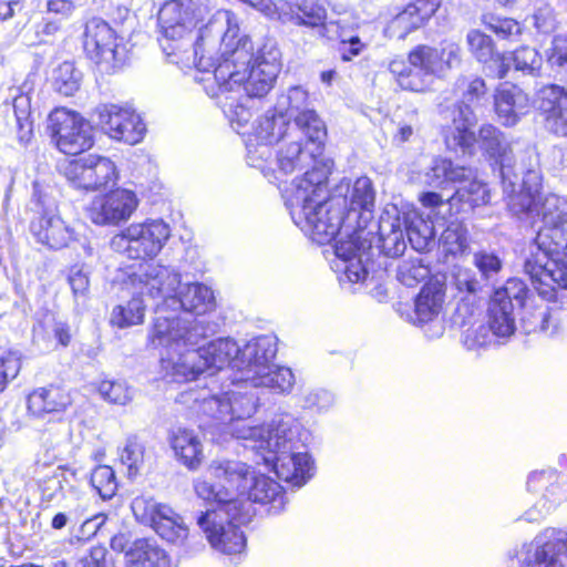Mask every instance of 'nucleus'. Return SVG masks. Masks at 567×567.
Here are the masks:
<instances>
[{
	"instance_id": "obj_34",
	"label": "nucleus",
	"mask_w": 567,
	"mask_h": 567,
	"mask_svg": "<svg viewBox=\"0 0 567 567\" xmlns=\"http://www.w3.org/2000/svg\"><path fill=\"white\" fill-rule=\"evenodd\" d=\"M471 176V167L455 165L447 158L435 157L431 159L423 171H413L411 178L429 187L445 188L451 184L463 183Z\"/></svg>"
},
{
	"instance_id": "obj_5",
	"label": "nucleus",
	"mask_w": 567,
	"mask_h": 567,
	"mask_svg": "<svg viewBox=\"0 0 567 567\" xmlns=\"http://www.w3.org/2000/svg\"><path fill=\"white\" fill-rule=\"evenodd\" d=\"M329 167H315L295 178L285 189L286 206L290 216L313 241L324 245L340 233L346 214V198L328 197Z\"/></svg>"
},
{
	"instance_id": "obj_55",
	"label": "nucleus",
	"mask_w": 567,
	"mask_h": 567,
	"mask_svg": "<svg viewBox=\"0 0 567 567\" xmlns=\"http://www.w3.org/2000/svg\"><path fill=\"white\" fill-rule=\"evenodd\" d=\"M516 71L525 75L537 76L543 65V58L538 51L530 47H520L509 56Z\"/></svg>"
},
{
	"instance_id": "obj_2",
	"label": "nucleus",
	"mask_w": 567,
	"mask_h": 567,
	"mask_svg": "<svg viewBox=\"0 0 567 567\" xmlns=\"http://www.w3.org/2000/svg\"><path fill=\"white\" fill-rule=\"evenodd\" d=\"M231 61H225L215 70L217 92L215 97L238 134L251 118L249 102L265 96L272 87L280 71V53L275 47L265 45L257 54L248 38L236 41Z\"/></svg>"
},
{
	"instance_id": "obj_27",
	"label": "nucleus",
	"mask_w": 567,
	"mask_h": 567,
	"mask_svg": "<svg viewBox=\"0 0 567 567\" xmlns=\"http://www.w3.org/2000/svg\"><path fill=\"white\" fill-rule=\"evenodd\" d=\"M277 341L272 336H260L239 347L235 357L234 371L239 381L251 382L274 361Z\"/></svg>"
},
{
	"instance_id": "obj_60",
	"label": "nucleus",
	"mask_w": 567,
	"mask_h": 567,
	"mask_svg": "<svg viewBox=\"0 0 567 567\" xmlns=\"http://www.w3.org/2000/svg\"><path fill=\"white\" fill-rule=\"evenodd\" d=\"M374 189L370 178L367 176L359 177L354 182L351 190V209H362L370 212L374 205Z\"/></svg>"
},
{
	"instance_id": "obj_51",
	"label": "nucleus",
	"mask_w": 567,
	"mask_h": 567,
	"mask_svg": "<svg viewBox=\"0 0 567 567\" xmlns=\"http://www.w3.org/2000/svg\"><path fill=\"white\" fill-rule=\"evenodd\" d=\"M497 338L491 328L482 320L474 321L462 332V343L468 351L485 350Z\"/></svg>"
},
{
	"instance_id": "obj_59",
	"label": "nucleus",
	"mask_w": 567,
	"mask_h": 567,
	"mask_svg": "<svg viewBox=\"0 0 567 567\" xmlns=\"http://www.w3.org/2000/svg\"><path fill=\"white\" fill-rule=\"evenodd\" d=\"M466 43L472 55L480 62L489 61L496 50L492 38L478 30H471L466 35Z\"/></svg>"
},
{
	"instance_id": "obj_38",
	"label": "nucleus",
	"mask_w": 567,
	"mask_h": 567,
	"mask_svg": "<svg viewBox=\"0 0 567 567\" xmlns=\"http://www.w3.org/2000/svg\"><path fill=\"white\" fill-rule=\"evenodd\" d=\"M440 0H415L400 11L391 21L390 29L399 39H404L421 28L439 9Z\"/></svg>"
},
{
	"instance_id": "obj_19",
	"label": "nucleus",
	"mask_w": 567,
	"mask_h": 567,
	"mask_svg": "<svg viewBox=\"0 0 567 567\" xmlns=\"http://www.w3.org/2000/svg\"><path fill=\"white\" fill-rule=\"evenodd\" d=\"M410 69L404 71L402 62L390 63V71L398 75V82L404 90L424 91L434 78H442V63L439 62V49L430 45H417L409 54Z\"/></svg>"
},
{
	"instance_id": "obj_49",
	"label": "nucleus",
	"mask_w": 567,
	"mask_h": 567,
	"mask_svg": "<svg viewBox=\"0 0 567 567\" xmlns=\"http://www.w3.org/2000/svg\"><path fill=\"white\" fill-rule=\"evenodd\" d=\"M145 303L138 297H133L126 305L116 306L111 313V323L124 329L140 324L144 320Z\"/></svg>"
},
{
	"instance_id": "obj_21",
	"label": "nucleus",
	"mask_w": 567,
	"mask_h": 567,
	"mask_svg": "<svg viewBox=\"0 0 567 567\" xmlns=\"http://www.w3.org/2000/svg\"><path fill=\"white\" fill-rule=\"evenodd\" d=\"M475 144H478L480 148L499 165L504 194L514 192L522 179L520 175L524 176L526 171L524 167H520L518 172L513 171L512 146L505 134L492 124H484L481 126L478 135H475L473 148H475ZM450 148L458 150V147ZM460 150L464 154L474 153V150L471 153L464 152L461 147Z\"/></svg>"
},
{
	"instance_id": "obj_15",
	"label": "nucleus",
	"mask_w": 567,
	"mask_h": 567,
	"mask_svg": "<svg viewBox=\"0 0 567 567\" xmlns=\"http://www.w3.org/2000/svg\"><path fill=\"white\" fill-rule=\"evenodd\" d=\"M527 295L526 284L518 278L508 279L494 291L488 305L487 326L497 338H508L515 332V310L524 307Z\"/></svg>"
},
{
	"instance_id": "obj_58",
	"label": "nucleus",
	"mask_w": 567,
	"mask_h": 567,
	"mask_svg": "<svg viewBox=\"0 0 567 567\" xmlns=\"http://www.w3.org/2000/svg\"><path fill=\"white\" fill-rule=\"evenodd\" d=\"M97 391L107 402L125 405L133 399V391L125 381L103 380L99 383Z\"/></svg>"
},
{
	"instance_id": "obj_9",
	"label": "nucleus",
	"mask_w": 567,
	"mask_h": 567,
	"mask_svg": "<svg viewBox=\"0 0 567 567\" xmlns=\"http://www.w3.org/2000/svg\"><path fill=\"white\" fill-rule=\"evenodd\" d=\"M172 229L162 218H146L143 221L131 223L127 227L115 234L111 248L133 260H153L156 258L171 238Z\"/></svg>"
},
{
	"instance_id": "obj_56",
	"label": "nucleus",
	"mask_w": 567,
	"mask_h": 567,
	"mask_svg": "<svg viewBox=\"0 0 567 567\" xmlns=\"http://www.w3.org/2000/svg\"><path fill=\"white\" fill-rule=\"evenodd\" d=\"M482 21L488 30L502 39L516 41L523 33V25L512 18L487 13L483 16Z\"/></svg>"
},
{
	"instance_id": "obj_50",
	"label": "nucleus",
	"mask_w": 567,
	"mask_h": 567,
	"mask_svg": "<svg viewBox=\"0 0 567 567\" xmlns=\"http://www.w3.org/2000/svg\"><path fill=\"white\" fill-rule=\"evenodd\" d=\"M298 18L299 21H296V25L320 28V34L323 37L326 31L336 27L333 22L326 23V9L313 0H302L298 4Z\"/></svg>"
},
{
	"instance_id": "obj_63",
	"label": "nucleus",
	"mask_w": 567,
	"mask_h": 567,
	"mask_svg": "<svg viewBox=\"0 0 567 567\" xmlns=\"http://www.w3.org/2000/svg\"><path fill=\"white\" fill-rule=\"evenodd\" d=\"M20 369L21 354L18 351H7L0 355V392L17 378Z\"/></svg>"
},
{
	"instance_id": "obj_8",
	"label": "nucleus",
	"mask_w": 567,
	"mask_h": 567,
	"mask_svg": "<svg viewBox=\"0 0 567 567\" xmlns=\"http://www.w3.org/2000/svg\"><path fill=\"white\" fill-rule=\"evenodd\" d=\"M202 512L197 525L205 535L210 547L225 556L230 564H238L246 555V537L239 524L248 519L246 514L234 517V508L224 504Z\"/></svg>"
},
{
	"instance_id": "obj_29",
	"label": "nucleus",
	"mask_w": 567,
	"mask_h": 567,
	"mask_svg": "<svg viewBox=\"0 0 567 567\" xmlns=\"http://www.w3.org/2000/svg\"><path fill=\"white\" fill-rule=\"evenodd\" d=\"M84 50L96 63L104 62L116 66L123 61L114 30L101 19H92L86 23Z\"/></svg>"
},
{
	"instance_id": "obj_31",
	"label": "nucleus",
	"mask_w": 567,
	"mask_h": 567,
	"mask_svg": "<svg viewBox=\"0 0 567 567\" xmlns=\"http://www.w3.org/2000/svg\"><path fill=\"white\" fill-rule=\"evenodd\" d=\"M444 302V292L436 285L424 286L415 298L413 322L426 326L429 338H439L444 333V324L440 312Z\"/></svg>"
},
{
	"instance_id": "obj_22",
	"label": "nucleus",
	"mask_w": 567,
	"mask_h": 567,
	"mask_svg": "<svg viewBox=\"0 0 567 567\" xmlns=\"http://www.w3.org/2000/svg\"><path fill=\"white\" fill-rule=\"evenodd\" d=\"M527 491L537 501L523 515L528 523H538L551 513L566 497L567 489L554 470L535 471L528 475Z\"/></svg>"
},
{
	"instance_id": "obj_41",
	"label": "nucleus",
	"mask_w": 567,
	"mask_h": 567,
	"mask_svg": "<svg viewBox=\"0 0 567 567\" xmlns=\"http://www.w3.org/2000/svg\"><path fill=\"white\" fill-rule=\"evenodd\" d=\"M198 349L206 372L210 374L225 367L234 370L235 357L239 354V346L231 338H218Z\"/></svg>"
},
{
	"instance_id": "obj_61",
	"label": "nucleus",
	"mask_w": 567,
	"mask_h": 567,
	"mask_svg": "<svg viewBox=\"0 0 567 567\" xmlns=\"http://www.w3.org/2000/svg\"><path fill=\"white\" fill-rule=\"evenodd\" d=\"M473 265L481 275V282L491 281L497 277L503 268L501 258L492 251L480 250L473 255Z\"/></svg>"
},
{
	"instance_id": "obj_10",
	"label": "nucleus",
	"mask_w": 567,
	"mask_h": 567,
	"mask_svg": "<svg viewBox=\"0 0 567 567\" xmlns=\"http://www.w3.org/2000/svg\"><path fill=\"white\" fill-rule=\"evenodd\" d=\"M458 85L464 87V92L460 104L452 111V124L446 130L445 143L447 147H461L471 153L475 142L473 127L477 123L475 110L487 101V89L481 78L460 80Z\"/></svg>"
},
{
	"instance_id": "obj_42",
	"label": "nucleus",
	"mask_w": 567,
	"mask_h": 567,
	"mask_svg": "<svg viewBox=\"0 0 567 567\" xmlns=\"http://www.w3.org/2000/svg\"><path fill=\"white\" fill-rule=\"evenodd\" d=\"M171 445L176 457L189 470H196L204 458L203 444L199 436L188 429L178 427L173 431Z\"/></svg>"
},
{
	"instance_id": "obj_62",
	"label": "nucleus",
	"mask_w": 567,
	"mask_h": 567,
	"mask_svg": "<svg viewBox=\"0 0 567 567\" xmlns=\"http://www.w3.org/2000/svg\"><path fill=\"white\" fill-rule=\"evenodd\" d=\"M429 275V268L420 259L403 260L398 267V279L408 287L417 285Z\"/></svg>"
},
{
	"instance_id": "obj_26",
	"label": "nucleus",
	"mask_w": 567,
	"mask_h": 567,
	"mask_svg": "<svg viewBox=\"0 0 567 567\" xmlns=\"http://www.w3.org/2000/svg\"><path fill=\"white\" fill-rule=\"evenodd\" d=\"M522 559L534 567H567V530L547 527L522 550Z\"/></svg>"
},
{
	"instance_id": "obj_7",
	"label": "nucleus",
	"mask_w": 567,
	"mask_h": 567,
	"mask_svg": "<svg viewBox=\"0 0 567 567\" xmlns=\"http://www.w3.org/2000/svg\"><path fill=\"white\" fill-rule=\"evenodd\" d=\"M249 382L239 381L234 377L231 389L221 395L213 394L207 388L188 389L177 396V402L188 406L198 414L207 415L223 425V431L231 437L241 440L234 434V427L248 425L244 420L250 417L257 410L258 398L247 390ZM261 425L260 427H264ZM243 441H245L243 439Z\"/></svg>"
},
{
	"instance_id": "obj_39",
	"label": "nucleus",
	"mask_w": 567,
	"mask_h": 567,
	"mask_svg": "<svg viewBox=\"0 0 567 567\" xmlns=\"http://www.w3.org/2000/svg\"><path fill=\"white\" fill-rule=\"evenodd\" d=\"M71 403L70 393L53 384L37 388L27 396L28 413L34 417L63 412Z\"/></svg>"
},
{
	"instance_id": "obj_13",
	"label": "nucleus",
	"mask_w": 567,
	"mask_h": 567,
	"mask_svg": "<svg viewBox=\"0 0 567 567\" xmlns=\"http://www.w3.org/2000/svg\"><path fill=\"white\" fill-rule=\"evenodd\" d=\"M205 9L193 0H169L158 12L163 33L161 47L167 56L177 55L184 39L204 18Z\"/></svg>"
},
{
	"instance_id": "obj_24",
	"label": "nucleus",
	"mask_w": 567,
	"mask_h": 567,
	"mask_svg": "<svg viewBox=\"0 0 567 567\" xmlns=\"http://www.w3.org/2000/svg\"><path fill=\"white\" fill-rule=\"evenodd\" d=\"M140 204L136 194L126 188H116L94 196L85 208L86 217L97 226H118L127 221Z\"/></svg>"
},
{
	"instance_id": "obj_14",
	"label": "nucleus",
	"mask_w": 567,
	"mask_h": 567,
	"mask_svg": "<svg viewBox=\"0 0 567 567\" xmlns=\"http://www.w3.org/2000/svg\"><path fill=\"white\" fill-rule=\"evenodd\" d=\"M48 131L59 151L66 155H78L94 144L90 122L65 107H56L49 114Z\"/></svg>"
},
{
	"instance_id": "obj_43",
	"label": "nucleus",
	"mask_w": 567,
	"mask_h": 567,
	"mask_svg": "<svg viewBox=\"0 0 567 567\" xmlns=\"http://www.w3.org/2000/svg\"><path fill=\"white\" fill-rule=\"evenodd\" d=\"M393 213L394 216H391L390 212L386 210L379 221L381 249L389 257L400 256L406 248L405 230L402 228V223L395 207H393Z\"/></svg>"
},
{
	"instance_id": "obj_47",
	"label": "nucleus",
	"mask_w": 567,
	"mask_h": 567,
	"mask_svg": "<svg viewBox=\"0 0 567 567\" xmlns=\"http://www.w3.org/2000/svg\"><path fill=\"white\" fill-rule=\"evenodd\" d=\"M439 245L445 255H463L468 249L467 228L458 221L450 223L441 234Z\"/></svg>"
},
{
	"instance_id": "obj_30",
	"label": "nucleus",
	"mask_w": 567,
	"mask_h": 567,
	"mask_svg": "<svg viewBox=\"0 0 567 567\" xmlns=\"http://www.w3.org/2000/svg\"><path fill=\"white\" fill-rule=\"evenodd\" d=\"M534 106L544 116L546 127L561 136L567 135V91L557 84H547L538 89L534 96Z\"/></svg>"
},
{
	"instance_id": "obj_23",
	"label": "nucleus",
	"mask_w": 567,
	"mask_h": 567,
	"mask_svg": "<svg viewBox=\"0 0 567 567\" xmlns=\"http://www.w3.org/2000/svg\"><path fill=\"white\" fill-rule=\"evenodd\" d=\"M276 109L290 122L297 133H302L309 142L321 143L326 136V126L318 114L309 107L308 92L301 86H293L282 94Z\"/></svg>"
},
{
	"instance_id": "obj_1",
	"label": "nucleus",
	"mask_w": 567,
	"mask_h": 567,
	"mask_svg": "<svg viewBox=\"0 0 567 567\" xmlns=\"http://www.w3.org/2000/svg\"><path fill=\"white\" fill-rule=\"evenodd\" d=\"M539 173L528 168L515 190L505 194L513 215L543 224L529 246L524 271L534 288L550 298L555 291L544 278L567 287V198L554 193L539 196Z\"/></svg>"
},
{
	"instance_id": "obj_28",
	"label": "nucleus",
	"mask_w": 567,
	"mask_h": 567,
	"mask_svg": "<svg viewBox=\"0 0 567 567\" xmlns=\"http://www.w3.org/2000/svg\"><path fill=\"white\" fill-rule=\"evenodd\" d=\"M371 244L363 238V230H354L347 234V238H339L334 245L337 257L336 268L343 271L350 282H359L365 279L368 271L364 259L369 256Z\"/></svg>"
},
{
	"instance_id": "obj_17",
	"label": "nucleus",
	"mask_w": 567,
	"mask_h": 567,
	"mask_svg": "<svg viewBox=\"0 0 567 567\" xmlns=\"http://www.w3.org/2000/svg\"><path fill=\"white\" fill-rule=\"evenodd\" d=\"M131 507L136 519L151 526L164 540L179 546L187 539L188 527L171 506L141 496L133 499Z\"/></svg>"
},
{
	"instance_id": "obj_16",
	"label": "nucleus",
	"mask_w": 567,
	"mask_h": 567,
	"mask_svg": "<svg viewBox=\"0 0 567 567\" xmlns=\"http://www.w3.org/2000/svg\"><path fill=\"white\" fill-rule=\"evenodd\" d=\"M63 174L73 187L87 192L113 187L118 181L115 163L99 154H87L69 161L63 166Z\"/></svg>"
},
{
	"instance_id": "obj_57",
	"label": "nucleus",
	"mask_w": 567,
	"mask_h": 567,
	"mask_svg": "<svg viewBox=\"0 0 567 567\" xmlns=\"http://www.w3.org/2000/svg\"><path fill=\"white\" fill-rule=\"evenodd\" d=\"M91 485L101 498H112L118 486L114 470L107 465L96 466L91 473Z\"/></svg>"
},
{
	"instance_id": "obj_20",
	"label": "nucleus",
	"mask_w": 567,
	"mask_h": 567,
	"mask_svg": "<svg viewBox=\"0 0 567 567\" xmlns=\"http://www.w3.org/2000/svg\"><path fill=\"white\" fill-rule=\"evenodd\" d=\"M301 135L303 134L297 133L293 137H287L282 141L276 152L275 159L271 156L266 163L268 176L265 177L270 183H280L284 177L296 172L306 169V174L315 167L321 168L324 165L329 167V172L331 171V162L329 159L318 161L312 152L302 145Z\"/></svg>"
},
{
	"instance_id": "obj_25",
	"label": "nucleus",
	"mask_w": 567,
	"mask_h": 567,
	"mask_svg": "<svg viewBox=\"0 0 567 567\" xmlns=\"http://www.w3.org/2000/svg\"><path fill=\"white\" fill-rule=\"evenodd\" d=\"M99 122L105 133L113 140L134 145L146 133V125L140 114L128 105L101 104L96 107Z\"/></svg>"
},
{
	"instance_id": "obj_12",
	"label": "nucleus",
	"mask_w": 567,
	"mask_h": 567,
	"mask_svg": "<svg viewBox=\"0 0 567 567\" xmlns=\"http://www.w3.org/2000/svg\"><path fill=\"white\" fill-rule=\"evenodd\" d=\"M205 333L202 321L182 318L167 307L156 306L148 343L153 348H165L167 352L183 347H195Z\"/></svg>"
},
{
	"instance_id": "obj_52",
	"label": "nucleus",
	"mask_w": 567,
	"mask_h": 567,
	"mask_svg": "<svg viewBox=\"0 0 567 567\" xmlns=\"http://www.w3.org/2000/svg\"><path fill=\"white\" fill-rule=\"evenodd\" d=\"M82 74L72 62H63L53 71L54 89L65 95L72 96L81 85Z\"/></svg>"
},
{
	"instance_id": "obj_36",
	"label": "nucleus",
	"mask_w": 567,
	"mask_h": 567,
	"mask_svg": "<svg viewBox=\"0 0 567 567\" xmlns=\"http://www.w3.org/2000/svg\"><path fill=\"white\" fill-rule=\"evenodd\" d=\"M215 306V296L208 286L200 282H181L168 309L173 312L184 310L202 316L214 310Z\"/></svg>"
},
{
	"instance_id": "obj_48",
	"label": "nucleus",
	"mask_w": 567,
	"mask_h": 567,
	"mask_svg": "<svg viewBox=\"0 0 567 567\" xmlns=\"http://www.w3.org/2000/svg\"><path fill=\"white\" fill-rule=\"evenodd\" d=\"M13 112L17 124V138L21 145H28L33 137L31 120V101L29 95L20 94L13 100Z\"/></svg>"
},
{
	"instance_id": "obj_37",
	"label": "nucleus",
	"mask_w": 567,
	"mask_h": 567,
	"mask_svg": "<svg viewBox=\"0 0 567 567\" xmlns=\"http://www.w3.org/2000/svg\"><path fill=\"white\" fill-rule=\"evenodd\" d=\"M30 230L40 244L52 249L66 247L74 236L73 229L53 210H45L32 220Z\"/></svg>"
},
{
	"instance_id": "obj_4",
	"label": "nucleus",
	"mask_w": 567,
	"mask_h": 567,
	"mask_svg": "<svg viewBox=\"0 0 567 567\" xmlns=\"http://www.w3.org/2000/svg\"><path fill=\"white\" fill-rule=\"evenodd\" d=\"M234 431L280 480L300 487L313 476L315 464L305 445L306 432L292 416L276 417L264 427L243 425Z\"/></svg>"
},
{
	"instance_id": "obj_40",
	"label": "nucleus",
	"mask_w": 567,
	"mask_h": 567,
	"mask_svg": "<svg viewBox=\"0 0 567 567\" xmlns=\"http://www.w3.org/2000/svg\"><path fill=\"white\" fill-rule=\"evenodd\" d=\"M124 567H177V563L155 540L142 538L125 550Z\"/></svg>"
},
{
	"instance_id": "obj_45",
	"label": "nucleus",
	"mask_w": 567,
	"mask_h": 567,
	"mask_svg": "<svg viewBox=\"0 0 567 567\" xmlns=\"http://www.w3.org/2000/svg\"><path fill=\"white\" fill-rule=\"evenodd\" d=\"M296 383L292 370L272 362L249 384L251 388H267L274 393L288 394Z\"/></svg>"
},
{
	"instance_id": "obj_44",
	"label": "nucleus",
	"mask_w": 567,
	"mask_h": 567,
	"mask_svg": "<svg viewBox=\"0 0 567 567\" xmlns=\"http://www.w3.org/2000/svg\"><path fill=\"white\" fill-rule=\"evenodd\" d=\"M405 235L416 251H424L434 246L435 230L430 220H425L416 212L404 214L403 217Z\"/></svg>"
},
{
	"instance_id": "obj_46",
	"label": "nucleus",
	"mask_w": 567,
	"mask_h": 567,
	"mask_svg": "<svg viewBox=\"0 0 567 567\" xmlns=\"http://www.w3.org/2000/svg\"><path fill=\"white\" fill-rule=\"evenodd\" d=\"M450 200L467 204L471 208H474L489 200V192L487 186L477 179L475 172L472 169V176L467 181L458 183Z\"/></svg>"
},
{
	"instance_id": "obj_64",
	"label": "nucleus",
	"mask_w": 567,
	"mask_h": 567,
	"mask_svg": "<svg viewBox=\"0 0 567 567\" xmlns=\"http://www.w3.org/2000/svg\"><path fill=\"white\" fill-rule=\"evenodd\" d=\"M75 567H114V565L107 549L104 546H95L76 559Z\"/></svg>"
},
{
	"instance_id": "obj_33",
	"label": "nucleus",
	"mask_w": 567,
	"mask_h": 567,
	"mask_svg": "<svg viewBox=\"0 0 567 567\" xmlns=\"http://www.w3.org/2000/svg\"><path fill=\"white\" fill-rule=\"evenodd\" d=\"M528 94L515 84H501L494 94V109L504 126L516 125L530 111Z\"/></svg>"
},
{
	"instance_id": "obj_3",
	"label": "nucleus",
	"mask_w": 567,
	"mask_h": 567,
	"mask_svg": "<svg viewBox=\"0 0 567 567\" xmlns=\"http://www.w3.org/2000/svg\"><path fill=\"white\" fill-rule=\"evenodd\" d=\"M196 496L205 502L234 508V517L250 516V503L267 507L270 514L280 513L286 505L281 485L264 474H257L246 463L236 460L213 461L205 475L193 481Z\"/></svg>"
},
{
	"instance_id": "obj_35",
	"label": "nucleus",
	"mask_w": 567,
	"mask_h": 567,
	"mask_svg": "<svg viewBox=\"0 0 567 567\" xmlns=\"http://www.w3.org/2000/svg\"><path fill=\"white\" fill-rule=\"evenodd\" d=\"M454 286L460 292H466L467 296L462 298L455 308L452 322L461 328L471 326L478 312L476 305V295L482 290L483 285L475 275L467 268H460L453 276Z\"/></svg>"
},
{
	"instance_id": "obj_54",
	"label": "nucleus",
	"mask_w": 567,
	"mask_h": 567,
	"mask_svg": "<svg viewBox=\"0 0 567 567\" xmlns=\"http://www.w3.org/2000/svg\"><path fill=\"white\" fill-rule=\"evenodd\" d=\"M118 460L130 477L136 476L144 463V446L136 437H128L118 450Z\"/></svg>"
},
{
	"instance_id": "obj_18",
	"label": "nucleus",
	"mask_w": 567,
	"mask_h": 567,
	"mask_svg": "<svg viewBox=\"0 0 567 567\" xmlns=\"http://www.w3.org/2000/svg\"><path fill=\"white\" fill-rule=\"evenodd\" d=\"M181 281V274L174 267L155 262L141 265L137 271L128 276V285L134 293L154 300L155 307L168 308Z\"/></svg>"
},
{
	"instance_id": "obj_32",
	"label": "nucleus",
	"mask_w": 567,
	"mask_h": 567,
	"mask_svg": "<svg viewBox=\"0 0 567 567\" xmlns=\"http://www.w3.org/2000/svg\"><path fill=\"white\" fill-rule=\"evenodd\" d=\"M161 367L165 378L174 382L192 381L206 372L199 349L194 347L168 350L162 354Z\"/></svg>"
},
{
	"instance_id": "obj_11",
	"label": "nucleus",
	"mask_w": 567,
	"mask_h": 567,
	"mask_svg": "<svg viewBox=\"0 0 567 567\" xmlns=\"http://www.w3.org/2000/svg\"><path fill=\"white\" fill-rule=\"evenodd\" d=\"M297 134L295 126L276 107L267 111L260 116L248 135L246 143L247 163L249 166L259 169L264 176L266 163L272 156L271 145L281 143L287 137H293Z\"/></svg>"
},
{
	"instance_id": "obj_6",
	"label": "nucleus",
	"mask_w": 567,
	"mask_h": 567,
	"mask_svg": "<svg viewBox=\"0 0 567 567\" xmlns=\"http://www.w3.org/2000/svg\"><path fill=\"white\" fill-rule=\"evenodd\" d=\"M239 27L236 17L230 11L217 12L209 22L199 29L195 42L184 39V44L176 50L177 55L168 56L171 62L182 69L195 68L203 73L213 72L228 58L231 61V51L236 48L235 39Z\"/></svg>"
},
{
	"instance_id": "obj_53",
	"label": "nucleus",
	"mask_w": 567,
	"mask_h": 567,
	"mask_svg": "<svg viewBox=\"0 0 567 567\" xmlns=\"http://www.w3.org/2000/svg\"><path fill=\"white\" fill-rule=\"evenodd\" d=\"M68 483L65 471L56 467L41 477L38 487L42 502H53L64 496L65 484Z\"/></svg>"
}]
</instances>
